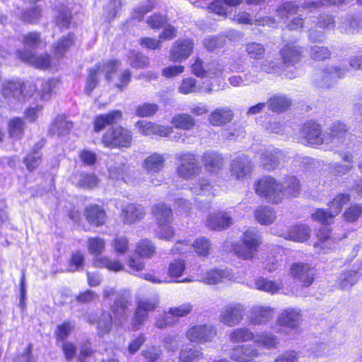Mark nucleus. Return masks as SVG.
<instances>
[{
    "instance_id": "nucleus-1",
    "label": "nucleus",
    "mask_w": 362,
    "mask_h": 362,
    "mask_svg": "<svg viewBox=\"0 0 362 362\" xmlns=\"http://www.w3.org/2000/svg\"><path fill=\"white\" fill-rule=\"evenodd\" d=\"M256 193L266 198L272 204H278L283 199V189L281 183L270 177L265 176L259 180L255 185Z\"/></svg>"
},
{
    "instance_id": "nucleus-2",
    "label": "nucleus",
    "mask_w": 362,
    "mask_h": 362,
    "mask_svg": "<svg viewBox=\"0 0 362 362\" xmlns=\"http://www.w3.org/2000/svg\"><path fill=\"white\" fill-rule=\"evenodd\" d=\"M132 141V132L122 127L109 129L102 138V143L105 147L128 148Z\"/></svg>"
},
{
    "instance_id": "nucleus-3",
    "label": "nucleus",
    "mask_w": 362,
    "mask_h": 362,
    "mask_svg": "<svg viewBox=\"0 0 362 362\" xmlns=\"http://www.w3.org/2000/svg\"><path fill=\"white\" fill-rule=\"evenodd\" d=\"M261 243L262 239L259 235L248 230L243 233L242 243L235 247V253L243 259H252Z\"/></svg>"
},
{
    "instance_id": "nucleus-4",
    "label": "nucleus",
    "mask_w": 362,
    "mask_h": 362,
    "mask_svg": "<svg viewBox=\"0 0 362 362\" xmlns=\"http://www.w3.org/2000/svg\"><path fill=\"white\" fill-rule=\"evenodd\" d=\"M132 306V296L129 291H124L115 298L110 310L115 317V323L122 325L128 318Z\"/></svg>"
},
{
    "instance_id": "nucleus-5",
    "label": "nucleus",
    "mask_w": 362,
    "mask_h": 362,
    "mask_svg": "<svg viewBox=\"0 0 362 362\" xmlns=\"http://www.w3.org/2000/svg\"><path fill=\"white\" fill-rule=\"evenodd\" d=\"M245 314V306L238 303H232L221 308L219 315V321L228 327L239 325Z\"/></svg>"
},
{
    "instance_id": "nucleus-6",
    "label": "nucleus",
    "mask_w": 362,
    "mask_h": 362,
    "mask_svg": "<svg viewBox=\"0 0 362 362\" xmlns=\"http://www.w3.org/2000/svg\"><path fill=\"white\" fill-rule=\"evenodd\" d=\"M158 304L159 298L158 296L139 300L132 319V329L134 330L139 329V327L148 318V313L154 311L158 306Z\"/></svg>"
},
{
    "instance_id": "nucleus-7",
    "label": "nucleus",
    "mask_w": 362,
    "mask_h": 362,
    "mask_svg": "<svg viewBox=\"0 0 362 362\" xmlns=\"http://www.w3.org/2000/svg\"><path fill=\"white\" fill-rule=\"evenodd\" d=\"M180 164L177 168L179 177L190 180L196 177L201 171L202 168L194 154L187 153L177 156Z\"/></svg>"
},
{
    "instance_id": "nucleus-8",
    "label": "nucleus",
    "mask_w": 362,
    "mask_h": 362,
    "mask_svg": "<svg viewBox=\"0 0 362 362\" xmlns=\"http://www.w3.org/2000/svg\"><path fill=\"white\" fill-rule=\"evenodd\" d=\"M216 335V329L210 325H197L191 327L186 332V337L192 342L211 341Z\"/></svg>"
},
{
    "instance_id": "nucleus-9",
    "label": "nucleus",
    "mask_w": 362,
    "mask_h": 362,
    "mask_svg": "<svg viewBox=\"0 0 362 362\" xmlns=\"http://www.w3.org/2000/svg\"><path fill=\"white\" fill-rule=\"evenodd\" d=\"M301 142L304 144L318 145L322 143H329L328 139L322 136L319 124L309 122L304 124L300 132Z\"/></svg>"
},
{
    "instance_id": "nucleus-10",
    "label": "nucleus",
    "mask_w": 362,
    "mask_h": 362,
    "mask_svg": "<svg viewBox=\"0 0 362 362\" xmlns=\"http://www.w3.org/2000/svg\"><path fill=\"white\" fill-rule=\"evenodd\" d=\"M290 274L300 281L304 286H310L315 279V271L313 267L305 263H294L290 268Z\"/></svg>"
},
{
    "instance_id": "nucleus-11",
    "label": "nucleus",
    "mask_w": 362,
    "mask_h": 362,
    "mask_svg": "<svg viewBox=\"0 0 362 362\" xmlns=\"http://www.w3.org/2000/svg\"><path fill=\"white\" fill-rule=\"evenodd\" d=\"M252 164L247 156L242 155L233 159L230 165L231 176L236 180H243L252 173Z\"/></svg>"
},
{
    "instance_id": "nucleus-12",
    "label": "nucleus",
    "mask_w": 362,
    "mask_h": 362,
    "mask_svg": "<svg viewBox=\"0 0 362 362\" xmlns=\"http://www.w3.org/2000/svg\"><path fill=\"white\" fill-rule=\"evenodd\" d=\"M138 132L143 136L158 135L167 136L172 132L171 127H165L146 120H139L135 124Z\"/></svg>"
},
{
    "instance_id": "nucleus-13",
    "label": "nucleus",
    "mask_w": 362,
    "mask_h": 362,
    "mask_svg": "<svg viewBox=\"0 0 362 362\" xmlns=\"http://www.w3.org/2000/svg\"><path fill=\"white\" fill-rule=\"evenodd\" d=\"M302 315L296 309L288 308L283 310L277 317L276 323L290 329H297L301 322Z\"/></svg>"
},
{
    "instance_id": "nucleus-14",
    "label": "nucleus",
    "mask_w": 362,
    "mask_h": 362,
    "mask_svg": "<svg viewBox=\"0 0 362 362\" xmlns=\"http://www.w3.org/2000/svg\"><path fill=\"white\" fill-rule=\"evenodd\" d=\"M19 59L28 63L36 68L46 69L50 66L51 57L49 54L35 55L32 52L28 50H18L16 52Z\"/></svg>"
},
{
    "instance_id": "nucleus-15",
    "label": "nucleus",
    "mask_w": 362,
    "mask_h": 362,
    "mask_svg": "<svg viewBox=\"0 0 362 362\" xmlns=\"http://www.w3.org/2000/svg\"><path fill=\"white\" fill-rule=\"evenodd\" d=\"M192 40H177L170 52V59L172 62H182L189 57L193 49Z\"/></svg>"
},
{
    "instance_id": "nucleus-16",
    "label": "nucleus",
    "mask_w": 362,
    "mask_h": 362,
    "mask_svg": "<svg viewBox=\"0 0 362 362\" xmlns=\"http://www.w3.org/2000/svg\"><path fill=\"white\" fill-rule=\"evenodd\" d=\"M274 314V309L270 306L255 305L250 312V322L254 325L267 324Z\"/></svg>"
},
{
    "instance_id": "nucleus-17",
    "label": "nucleus",
    "mask_w": 362,
    "mask_h": 362,
    "mask_svg": "<svg viewBox=\"0 0 362 362\" xmlns=\"http://www.w3.org/2000/svg\"><path fill=\"white\" fill-rule=\"evenodd\" d=\"M258 355V349L252 344L235 346L229 352L230 359L237 362H247Z\"/></svg>"
},
{
    "instance_id": "nucleus-18",
    "label": "nucleus",
    "mask_w": 362,
    "mask_h": 362,
    "mask_svg": "<svg viewBox=\"0 0 362 362\" xmlns=\"http://www.w3.org/2000/svg\"><path fill=\"white\" fill-rule=\"evenodd\" d=\"M233 223V219L228 212L220 211L208 216L207 226L215 230H222L228 228Z\"/></svg>"
},
{
    "instance_id": "nucleus-19",
    "label": "nucleus",
    "mask_w": 362,
    "mask_h": 362,
    "mask_svg": "<svg viewBox=\"0 0 362 362\" xmlns=\"http://www.w3.org/2000/svg\"><path fill=\"white\" fill-rule=\"evenodd\" d=\"M145 214L146 211L141 205L130 204L122 209L121 217L124 223L133 224L141 220Z\"/></svg>"
},
{
    "instance_id": "nucleus-20",
    "label": "nucleus",
    "mask_w": 362,
    "mask_h": 362,
    "mask_svg": "<svg viewBox=\"0 0 362 362\" xmlns=\"http://www.w3.org/2000/svg\"><path fill=\"white\" fill-rule=\"evenodd\" d=\"M122 118L121 110H115L107 114L98 115L94 120V130L99 132L107 125H112L119 122Z\"/></svg>"
},
{
    "instance_id": "nucleus-21",
    "label": "nucleus",
    "mask_w": 362,
    "mask_h": 362,
    "mask_svg": "<svg viewBox=\"0 0 362 362\" xmlns=\"http://www.w3.org/2000/svg\"><path fill=\"white\" fill-rule=\"evenodd\" d=\"M233 118V111L226 107L216 108L208 116L209 123L216 127L223 126L229 123Z\"/></svg>"
},
{
    "instance_id": "nucleus-22",
    "label": "nucleus",
    "mask_w": 362,
    "mask_h": 362,
    "mask_svg": "<svg viewBox=\"0 0 362 362\" xmlns=\"http://www.w3.org/2000/svg\"><path fill=\"white\" fill-rule=\"evenodd\" d=\"M331 137L327 138L329 143H332L336 146L345 144L347 146L349 141V134L347 133V129L345 124L341 123H335L331 128Z\"/></svg>"
},
{
    "instance_id": "nucleus-23",
    "label": "nucleus",
    "mask_w": 362,
    "mask_h": 362,
    "mask_svg": "<svg viewBox=\"0 0 362 362\" xmlns=\"http://www.w3.org/2000/svg\"><path fill=\"white\" fill-rule=\"evenodd\" d=\"M204 168L209 172H218L224 165V159L221 155L214 151L205 152L202 157Z\"/></svg>"
},
{
    "instance_id": "nucleus-24",
    "label": "nucleus",
    "mask_w": 362,
    "mask_h": 362,
    "mask_svg": "<svg viewBox=\"0 0 362 362\" xmlns=\"http://www.w3.org/2000/svg\"><path fill=\"white\" fill-rule=\"evenodd\" d=\"M152 214L157 225L171 223L173 221L172 209L164 203H159L153 206Z\"/></svg>"
},
{
    "instance_id": "nucleus-25",
    "label": "nucleus",
    "mask_w": 362,
    "mask_h": 362,
    "mask_svg": "<svg viewBox=\"0 0 362 362\" xmlns=\"http://www.w3.org/2000/svg\"><path fill=\"white\" fill-rule=\"evenodd\" d=\"M300 48L293 45H285L281 49V56L285 65L288 67L293 66L300 59Z\"/></svg>"
},
{
    "instance_id": "nucleus-26",
    "label": "nucleus",
    "mask_w": 362,
    "mask_h": 362,
    "mask_svg": "<svg viewBox=\"0 0 362 362\" xmlns=\"http://www.w3.org/2000/svg\"><path fill=\"white\" fill-rule=\"evenodd\" d=\"M256 221L261 225H270L275 221L276 216L274 210L267 206H259L254 214Z\"/></svg>"
},
{
    "instance_id": "nucleus-27",
    "label": "nucleus",
    "mask_w": 362,
    "mask_h": 362,
    "mask_svg": "<svg viewBox=\"0 0 362 362\" xmlns=\"http://www.w3.org/2000/svg\"><path fill=\"white\" fill-rule=\"evenodd\" d=\"M165 160L163 155L154 153L144 160V168L149 173H156L163 169Z\"/></svg>"
},
{
    "instance_id": "nucleus-28",
    "label": "nucleus",
    "mask_w": 362,
    "mask_h": 362,
    "mask_svg": "<svg viewBox=\"0 0 362 362\" xmlns=\"http://www.w3.org/2000/svg\"><path fill=\"white\" fill-rule=\"evenodd\" d=\"M23 86L21 82L6 81L3 84L2 94L5 98H13L20 100L23 98Z\"/></svg>"
},
{
    "instance_id": "nucleus-29",
    "label": "nucleus",
    "mask_w": 362,
    "mask_h": 362,
    "mask_svg": "<svg viewBox=\"0 0 362 362\" xmlns=\"http://www.w3.org/2000/svg\"><path fill=\"white\" fill-rule=\"evenodd\" d=\"M338 28L343 33H353L356 29L362 28V18H356L351 15L341 17Z\"/></svg>"
},
{
    "instance_id": "nucleus-30",
    "label": "nucleus",
    "mask_w": 362,
    "mask_h": 362,
    "mask_svg": "<svg viewBox=\"0 0 362 362\" xmlns=\"http://www.w3.org/2000/svg\"><path fill=\"white\" fill-rule=\"evenodd\" d=\"M87 221L96 226L103 225L105 221V212L98 205H91L86 209Z\"/></svg>"
},
{
    "instance_id": "nucleus-31",
    "label": "nucleus",
    "mask_w": 362,
    "mask_h": 362,
    "mask_svg": "<svg viewBox=\"0 0 362 362\" xmlns=\"http://www.w3.org/2000/svg\"><path fill=\"white\" fill-rule=\"evenodd\" d=\"M285 238L296 242H304L310 238V228L305 225H297L291 227Z\"/></svg>"
},
{
    "instance_id": "nucleus-32",
    "label": "nucleus",
    "mask_w": 362,
    "mask_h": 362,
    "mask_svg": "<svg viewBox=\"0 0 362 362\" xmlns=\"http://www.w3.org/2000/svg\"><path fill=\"white\" fill-rule=\"evenodd\" d=\"M282 153L278 149L267 150L261 156L262 164L267 169H274L279 164Z\"/></svg>"
},
{
    "instance_id": "nucleus-33",
    "label": "nucleus",
    "mask_w": 362,
    "mask_h": 362,
    "mask_svg": "<svg viewBox=\"0 0 362 362\" xmlns=\"http://www.w3.org/2000/svg\"><path fill=\"white\" fill-rule=\"evenodd\" d=\"M231 273L228 269H214L206 273L202 281L206 284L214 285L222 282L224 279L231 278Z\"/></svg>"
},
{
    "instance_id": "nucleus-34",
    "label": "nucleus",
    "mask_w": 362,
    "mask_h": 362,
    "mask_svg": "<svg viewBox=\"0 0 362 362\" xmlns=\"http://www.w3.org/2000/svg\"><path fill=\"white\" fill-rule=\"evenodd\" d=\"M358 280L355 270H347L341 273L337 280V286L342 290L350 289Z\"/></svg>"
},
{
    "instance_id": "nucleus-35",
    "label": "nucleus",
    "mask_w": 362,
    "mask_h": 362,
    "mask_svg": "<svg viewBox=\"0 0 362 362\" xmlns=\"http://www.w3.org/2000/svg\"><path fill=\"white\" fill-rule=\"evenodd\" d=\"M228 338L230 342L238 344L253 339L255 335L250 329L240 327L231 330L228 334Z\"/></svg>"
},
{
    "instance_id": "nucleus-36",
    "label": "nucleus",
    "mask_w": 362,
    "mask_h": 362,
    "mask_svg": "<svg viewBox=\"0 0 362 362\" xmlns=\"http://www.w3.org/2000/svg\"><path fill=\"white\" fill-rule=\"evenodd\" d=\"M269 109L273 112H281L287 110L291 105V100L284 95H277L270 98L267 102Z\"/></svg>"
},
{
    "instance_id": "nucleus-37",
    "label": "nucleus",
    "mask_w": 362,
    "mask_h": 362,
    "mask_svg": "<svg viewBox=\"0 0 362 362\" xmlns=\"http://www.w3.org/2000/svg\"><path fill=\"white\" fill-rule=\"evenodd\" d=\"M171 124L177 129L189 130L195 125V120L189 114L180 113L173 116Z\"/></svg>"
},
{
    "instance_id": "nucleus-38",
    "label": "nucleus",
    "mask_w": 362,
    "mask_h": 362,
    "mask_svg": "<svg viewBox=\"0 0 362 362\" xmlns=\"http://www.w3.org/2000/svg\"><path fill=\"white\" fill-rule=\"evenodd\" d=\"M96 267H105L110 271L119 272L124 269V265L119 260L112 259L107 257H95L93 261Z\"/></svg>"
},
{
    "instance_id": "nucleus-39",
    "label": "nucleus",
    "mask_w": 362,
    "mask_h": 362,
    "mask_svg": "<svg viewBox=\"0 0 362 362\" xmlns=\"http://www.w3.org/2000/svg\"><path fill=\"white\" fill-rule=\"evenodd\" d=\"M283 197H297L300 193V186L298 179L295 177H289L281 183Z\"/></svg>"
},
{
    "instance_id": "nucleus-40",
    "label": "nucleus",
    "mask_w": 362,
    "mask_h": 362,
    "mask_svg": "<svg viewBox=\"0 0 362 362\" xmlns=\"http://www.w3.org/2000/svg\"><path fill=\"white\" fill-rule=\"evenodd\" d=\"M74 42V35L71 33H69L67 35L61 37L53 46L54 55L57 57H62L69 47L73 45Z\"/></svg>"
},
{
    "instance_id": "nucleus-41",
    "label": "nucleus",
    "mask_w": 362,
    "mask_h": 362,
    "mask_svg": "<svg viewBox=\"0 0 362 362\" xmlns=\"http://www.w3.org/2000/svg\"><path fill=\"white\" fill-rule=\"evenodd\" d=\"M72 16L69 8L66 6L59 7L55 16V23L59 28H67L69 26Z\"/></svg>"
},
{
    "instance_id": "nucleus-42",
    "label": "nucleus",
    "mask_w": 362,
    "mask_h": 362,
    "mask_svg": "<svg viewBox=\"0 0 362 362\" xmlns=\"http://www.w3.org/2000/svg\"><path fill=\"white\" fill-rule=\"evenodd\" d=\"M100 72V65L96 64L93 68L89 69L88 75L86 78V85L84 91L90 95L99 83L98 74Z\"/></svg>"
},
{
    "instance_id": "nucleus-43",
    "label": "nucleus",
    "mask_w": 362,
    "mask_h": 362,
    "mask_svg": "<svg viewBox=\"0 0 362 362\" xmlns=\"http://www.w3.org/2000/svg\"><path fill=\"white\" fill-rule=\"evenodd\" d=\"M350 201V196L346 194H339L328 203L329 209L334 214L335 217L338 215L343 208L344 204H346Z\"/></svg>"
},
{
    "instance_id": "nucleus-44",
    "label": "nucleus",
    "mask_w": 362,
    "mask_h": 362,
    "mask_svg": "<svg viewBox=\"0 0 362 362\" xmlns=\"http://www.w3.org/2000/svg\"><path fill=\"white\" fill-rule=\"evenodd\" d=\"M196 253L199 256L206 257L209 255L211 249V243L209 238L200 237L197 238L192 244Z\"/></svg>"
},
{
    "instance_id": "nucleus-45",
    "label": "nucleus",
    "mask_w": 362,
    "mask_h": 362,
    "mask_svg": "<svg viewBox=\"0 0 362 362\" xmlns=\"http://www.w3.org/2000/svg\"><path fill=\"white\" fill-rule=\"evenodd\" d=\"M112 317L108 312L103 313L97 322V328L98 329V334L103 336L108 333L112 327Z\"/></svg>"
},
{
    "instance_id": "nucleus-46",
    "label": "nucleus",
    "mask_w": 362,
    "mask_h": 362,
    "mask_svg": "<svg viewBox=\"0 0 362 362\" xmlns=\"http://www.w3.org/2000/svg\"><path fill=\"white\" fill-rule=\"evenodd\" d=\"M8 133L12 138L20 139L24 131V122L21 118L16 117L8 122Z\"/></svg>"
},
{
    "instance_id": "nucleus-47",
    "label": "nucleus",
    "mask_w": 362,
    "mask_h": 362,
    "mask_svg": "<svg viewBox=\"0 0 362 362\" xmlns=\"http://www.w3.org/2000/svg\"><path fill=\"white\" fill-rule=\"evenodd\" d=\"M254 339L256 344L266 349L274 348L278 344L277 337L269 333H262L257 335Z\"/></svg>"
},
{
    "instance_id": "nucleus-48",
    "label": "nucleus",
    "mask_w": 362,
    "mask_h": 362,
    "mask_svg": "<svg viewBox=\"0 0 362 362\" xmlns=\"http://www.w3.org/2000/svg\"><path fill=\"white\" fill-rule=\"evenodd\" d=\"M105 247V240L99 237L90 238L88 240V250L90 254L100 257Z\"/></svg>"
},
{
    "instance_id": "nucleus-49",
    "label": "nucleus",
    "mask_w": 362,
    "mask_h": 362,
    "mask_svg": "<svg viewBox=\"0 0 362 362\" xmlns=\"http://www.w3.org/2000/svg\"><path fill=\"white\" fill-rule=\"evenodd\" d=\"M298 8V6L295 2L287 1L277 8L276 13L280 18L287 19L288 16L296 14Z\"/></svg>"
},
{
    "instance_id": "nucleus-50",
    "label": "nucleus",
    "mask_w": 362,
    "mask_h": 362,
    "mask_svg": "<svg viewBox=\"0 0 362 362\" xmlns=\"http://www.w3.org/2000/svg\"><path fill=\"white\" fill-rule=\"evenodd\" d=\"M203 355L199 349H185L180 352L179 362H196Z\"/></svg>"
},
{
    "instance_id": "nucleus-51",
    "label": "nucleus",
    "mask_w": 362,
    "mask_h": 362,
    "mask_svg": "<svg viewBox=\"0 0 362 362\" xmlns=\"http://www.w3.org/2000/svg\"><path fill=\"white\" fill-rule=\"evenodd\" d=\"M156 252L155 247L148 240H141L136 247V252L141 257H151Z\"/></svg>"
},
{
    "instance_id": "nucleus-52",
    "label": "nucleus",
    "mask_w": 362,
    "mask_h": 362,
    "mask_svg": "<svg viewBox=\"0 0 362 362\" xmlns=\"http://www.w3.org/2000/svg\"><path fill=\"white\" fill-rule=\"evenodd\" d=\"M127 168V166L122 162L115 163L108 168L110 177L116 180H124Z\"/></svg>"
},
{
    "instance_id": "nucleus-53",
    "label": "nucleus",
    "mask_w": 362,
    "mask_h": 362,
    "mask_svg": "<svg viewBox=\"0 0 362 362\" xmlns=\"http://www.w3.org/2000/svg\"><path fill=\"white\" fill-rule=\"evenodd\" d=\"M158 110V106L156 103H144L138 105L135 109V114L140 117H151Z\"/></svg>"
},
{
    "instance_id": "nucleus-54",
    "label": "nucleus",
    "mask_w": 362,
    "mask_h": 362,
    "mask_svg": "<svg viewBox=\"0 0 362 362\" xmlns=\"http://www.w3.org/2000/svg\"><path fill=\"white\" fill-rule=\"evenodd\" d=\"M84 255L81 251H75L71 253L69 261V272H76L82 269L84 264Z\"/></svg>"
},
{
    "instance_id": "nucleus-55",
    "label": "nucleus",
    "mask_w": 362,
    "mask_h": 362,
    "mask_svg": "<svg viewBox=\"0 0 362 362\" xmlns=\"http://www.w3.org/2000/svg\"><path fill=\"white\" fill-rule=\"evenodd\" d=\"M255 286L258 290L264 291L271 293L278 292L281 287L279 284L264 278H259L255 281Z\"/></svg>"
},
{
    "instance_id": "nucleus-56",
    "label": "nucleus",
    "mask_w": 362,
    "mask_h": 362,
    "mask_svg": "<svg viewBox=\"0 0 362 362\" xmlns=\"http://www.w3.org/2000/svg\"><path fill=\"white\" fill-rule=\"evenodd\" d=\"M22 42L25 47L35 49L41 45L42 40L40 33L31 32L23 37Z\"/></svg>"
},
{
    "instance_id": "nucleus-57",
    "label": "nucleus",
    "mask_w": 362,
    "mask_h": 362,
    "mask_svg": "<svg viewBox=\"0 0 362 362\" xmlns=\"http://www.w3.org/2000/svg\"><path fill=\"white\" fill-rule=\"evenodd\" d=\"M72 128V123L66 119L63 116H59L56 119L52 130L59 135L68 132Z\"/></svg>"
},
{
    "instance_id": "nucleus-58",
    "label": "nucleus",
    "mask_w": 362,
    "mask_h": 362,
    "mask_svg": "<svg viewBox=\"0 0 362 362\" xmlns=\"http://www.w3.org/2000/svg\"><path fill=\"white\" fill-rule=\"evenodd\" d=\"M313 220L324 224H330L334 218V214L330 210L326 211L324 209H317L311 214Z\"/></svg>"
},
{
    "instance_id": "nucleus-59",
    "label": "nucleus",
    "mask_w": 362,
    "mask_h": 362,
    "mask_svg": "<svg viewBox=\"0 0 362 362\" xmlns=\"http://www.w3.org/2000/svg\"><path fill=\"white\" fill-rule=\"evenodd\" d=\"M100 65V72L105 73V77L107 81L110 82L112 74L115 73L119 67L120 62L118 60H110Z\"/></svg>"
},
{
    "instance_id": "nucleus-60",
    "label": "nucleus",
    "mask_w": 362,
    "mask_h": 362,
    "mask_svg": "<svg viewBox=\"0 0 362 362\" xmlns=\"http://www.w3.org/2000/svg\"><path fill=\"white\" fill-rule=\"evenodd\" d=\"M246 52L251 58L262 59L265 54V47L262 44L251 42L247 44Z\"/></svg>"
},
{
    "instance_id": "nucleus-61",
    "label": "nucleus",
    "mask_w": 362,
    "mask_h": 362,
    "mask_svg": "<svg viewBox=\"0 0 362 362\" xmlns=\"http://www.w3.org/2000/svg\"><path fill=\"white\" fill-rule=\"evenodd\" d=\"M129 64L134 68H144L148 66V58L140 53L132 52L129 56Z\"/></svg>"
},
{
    "instance_id": "nucleus-62",
    "label": "nucleus",
    "mask_w": 362,
    "mask_h": 362,
    "mask_svg": "<svg viewBox=\"0 0 362 362\" xmlns=\"http://www.w3.org/2000/svg\"><path fill=\"white\" fill-rule=\"evenodd\" d=\"M170 224L158 225L156 233L158 238L169 241L174 237L175 231Z\"/></svg>"
},
{
    "instance_id": "nucleus-63",
    "label": "nucleus",
    "mask_w": 362,
    "mask_h": 362,
    "mask_svg": "<svg viewBox=\"0 0 362 362\" xmlns=\"http://www.w3.org/2000/svg\"><path fill=\"white\" fill-rule=\"evenodd\" d=\"M310 55L315 60L322 61L330 57L331 51L327 47L315 45L311 47Z\"/></svg>"
},
{
    "instance_id": "nucleus-64",
    "label": "nucleus",
    "mask_w": 362,
    "mask_h": 362,
    "mask_svg": "<svg viewBox=\"0 0 362 362\" xmlns=\"http://www.w3.org/2000/svg\"><path fill=\"white\" fill-rule=\"evenodd\" d=\"M42 153L40 151H35L32 153L28 154L24 158V163L28 170H34L41 162Z\"/></svg>"
}]
</instances>
